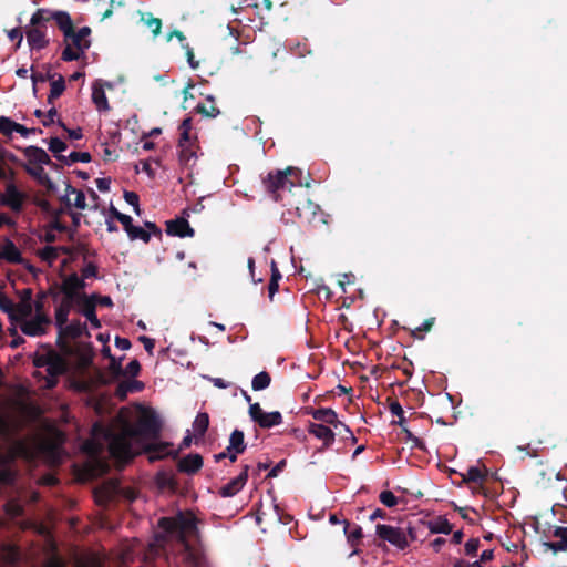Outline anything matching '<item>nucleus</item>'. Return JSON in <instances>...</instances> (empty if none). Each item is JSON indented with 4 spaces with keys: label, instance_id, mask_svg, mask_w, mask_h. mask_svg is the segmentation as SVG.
Returning <instances> with one entry per match:
<instances>
[{
    "label": "nucleus",
    "instance_id": "72a5a7b5",
    "mask_svg": "<svg viewBox=\"0 0 567 567\" xmlns=\"http://www.w3.org/2000/svg\"><path fill=\"white\" fill-rule=\"evenodd\" d=\"M282 423V415L278 411H274L270 413H264L261 420L258 425L262 429H270L272 426L279 425Z\"/></svg>",
    "mask_w": 567,
    "mask_h": 567
},
{
    "label": "nucleus",
    "instance_id": "4d7b16f0",
    "mask_svg": "<svg viewBox=\"0 0 567 567\" xmlns=\"http://www.w3.org/2000/svg\"><path fill=\"white\" fill-rule=\"evenodd\" d=\"M8 37L11 41H17L16 49H18L21 45V42L23 40V33L20 28H13L8 32Z\"/></svg>",
    "mask_w": 567,
    "mask_h": 567
},
{
    "label": "nucleus",
    "instance_id": "09e8293b",
    "mask_svg": "<svg viewBox=\"0 0 567 567\" xmlns=\"http://www.w3.org/2000/svg\"><path fill=\"white\" fill-rule=\"evenodd\" d=\"M124 199L127 204L134 207L136 214H140V197L134 192H124Z\"/></svg>",
    "mask_w": 567,
    "mask_h": 567
},
{
    "label": "nucleus",
    "instance_id": "f257e3e1",
    "mask_svg": "<svg viewBox=\"0 0 567 567\" xmlns=\"http://www.w3.org/2000/svg\"><path fill=\"white\" fill-rule=\"evenodd\" d=\"M162 423L154 412L143 414L137 421L136 427L127 430L123 434H112L109 443L111 455L120 461H131L134 457L130 437L143 436L152 440L159 437Z\"/></svg>",
    "mask_w": 567,
    "mask_h": 567
},
{
    "label": "nucleus",
    "instance_id": "338daca9",
    "mask_svg": "<svg viewBox=\"0 0 567 567\" xmlns=\"http://www.w3.org/2000/svg\"><path fill=\"white\" fill-rule=\"evenodd\" d=\"M543 546L546 549L553 550L554 553L567 550V547L564 546V544L559 540L558 542H545V543H543Z\"/></svg>",
    "mask_w": 567,
    "mask_h": 567
},
{
    "label": "nucleus",
    "instance_id": "49530a36",
    "mask_svg": "<svg viewBox=\"0 0 567 567\" xmlns=\"http://www.w3.org/2000/svg\"><path fill=\"white\" fill-rule=\"evenodd\" d=\"M48 145H49V150L54 154V156L56 154L62 153L68 147V145L63 141H61L59 137H51Z\"/></svg>",
    "mask_w": 567,
    "mask_h": 567
},
{
    "label": "nucleus",
    "instance_id": "cd10ccee",
    "mask_svg": "<svg viewBox=\"0 0 567 567\" xmlns=\"http://www.w3.org/2000/svg\"><path fill=\"white\" fill-rule=\"evenodd\" d=\"M206 101L210 102L212 105L207 107L205 104H197L195 107V112L209 118H215L220 114V110L214 104L215 97L213 95H207Z\"/></svg>",
    "mask_w": 567,
    "mask_h": 567
},
{
    "label": "nucleus",
    "instance_id": "39448f33",
    "mask_svg": "<svg viewBox=\"0 0 567 567\" xmlns=\"http://www.w3.org/2000/svg\"><path fill=\"white\" fill-rule=\"evenodd\" d=\"M58 10L48 8L38 9L30 19V27L27 29V41L31 50H42L49 45V39L47 38V23L53 21Z\"/></svg>",
    "mask_w": 567,
    "mask_h": 567
},
{
    "label": "nucleus",
    "instance_id": "e433bc0d",
    "mask_svg": "<svg viewBox=\"0 0 567 567\" xmlns=\"http://www.w3.org/2000/svg\"><path fill=\"white\" fill-rule=\"evenodd\" d=\"M38 256L43 261H47L49 265H52L59 257V248L48 245L41 250H39Z\"/></svg>",
    "mask_w": 567,
    "mask_h": 567
},
{
    "label": "nucleus",
    "instance_id": "3c124183",
    "mask_svg": "<svg viewBox=\"0 0 567 567\" xmlns=\"http://www.w3.org/2000/svg\"><path fill=\"white\" fill-rule=\"evenodd\" d=\"M480 548V539L478 538H471L465 544V554L467 556H475L477 550Z\"/></svg>",
    "mask_w": 567,
    "mask_h": 567
},
{
    "label": "nucleus",
    "instance_id": "69168bd1",
    "mask_svg": "<svg viewBox=\"0 0 567 567\" xmlns=\"http://www.w3.org/2000/svg\"><path fill=\"white\" fill-rule=\"evenodd\" d=\"M553 536L559 538V542L567 547V527L556 526Z\"/></svg>",
    "mask_w": 567,
    "mask_h": 567
},
{
    "label": "nucleus",
    "instance_id": "a878e982",
    "mask_svg": "<svg viewBox=\"0 0 567 567\" xmlns=\"http://www.w3.org/2000/svg\"><path fill=\"white\" fill-rule=\"evenodd\" d=\"M246 450L245 435L244 432L236 429L231 432L229 437L228 451L235 453H244Z\"/></svg>",
    "mask_w": 567,
    "mask_h": 567
},
{
    "label": "nucleus",
    "instance_id": "20e7f679",
    "mask_svg": "<svg viewBox=\"0 0 567 567\" xmlns=\"http://www.w3.org/2000/svg\"><path fill=\"white\" fill-rule=\"evenodd\" d=\"M23 155L29 163L28 165H24L25 172L49 190H52L54 188V184L44 172L43 165L58 169V164L52 162L48 153L38 146L25 147L23 150Z\"/></svg>",
    "mask_w": 567,
    "mask_h": 567
},
{
    "label": "nucleus",
    "instance_id": "a18cd8bd",
    "mask_svg": "<svg viewBox=\"0 0 567 567\" xmlns=\"http://www.w3.org/2000/svg\"><path fill=\"white\" fill-rule=\"evenodd\" d=\"M47 299V293L43 292V290L39 291L37 295V299L33 305V309L35 310V315H47L45 312V306L44 300Z\"/></svg>",
    "mask_w": 567,
    "mask_h": 567
},
{
    "label": "nucleus",
    "instance_id": "58836bf2",
    "mask_svg": "<svg viewBox=\"0 0 567 567\" xmlns=\"http://www.w3.org/2000/svg\"><path fill=\"white\" fill-rule=\"evenodd\" d=\"M179 148V162L187 165L189 161L196 156L195 144H187V146H178Z\"/></svg>",
    "mask_w": 567,
    "mask_h": 567
},
{
    "label": "nucleus",
    "instance_id": "0eeeda50",
    "mask_svg": "<svg viewBox=\"0 0 567 567\" xmlns=\"http://www.w3.org/2000/svg\"><path fill=\"white\" fill-rule=\"evenodd\" d=\"M375 534L381 540L390 543L398 549L404 550L409 547V539L403 527L378 524L375 526Z\"/></svg>",
    "mask_w": 567,
    "mask_h": 567
},
{
    "label": "nucleus",
    "instance_id": "4be33fe9",
    "mask_svg": "<svg viewBox=\"0 0 567 567\" xmlns=\"http://www.w3.org/2000/svg\"><path fill=\"white\" fill-rule=\"evenodd\" d=\"M95 309H96V302L92 298L84 300V302L80 307V311L90 321L91 326L94 329H99V328H101V322L96 316Z\"/></svg>",
    "mask_w": 567,
    "mask_h": 567
},
{
    "label": "nucleus",
    "instance_id": "b1692460",
    "mask_svg": "<svg viewBox=\"0 0 567 567\" xmlns=\"http://www.w3.org/2000/svg\"><path fill=\"white\" fill-rule=\"evenodd\" d=\"M1 258L12 264H20L22 261L20 250L14 245V243L9 239L7 240L2 248V251L0 252V259Z\"/></svg>",
    "mask_w": 567,
    "mask_h": 567
},
{
    "label": "nucleus",
    "instance_id": "393cba45",
    "mask_svg": "<svg viewBox=\"0 0 567 567\" xmlns=\"http://www.w3.org/2000/svg\"><path fill=\"white\" fill-rule=\"evenodd\" d=\"M85 288V282L83 278H80L78 274L73 272L66 277H64L60 290H71V291H81Z\"/></svg>",
    "mask_w": 567,
    "mask_h": 567
},
{
    "label": "nucleus",
    "instance_id": "f3484780",
    "mask_svg": "<svg viewBox=\"0 0 567 567\" xmlns=\"http://www.w3.org/2000/svg\"><path fill=\"white\" fill-rule=\"evenodd\" d=\"M104 85L112 87L111 83H103L102 80H96L92 85V101L100 112H106L110 110V104L104 92Z\"/></svg>",
    "mask_w": 567,
    "mask_h": 567
},
{
    "label": "nucleus",
    "instance_id": "f03ea898",
    "mask_svg": "<svg viewBox=\"0 0 567 567\" xmlns=\"http://www.w3.org/2000/svg\"><path fill=\"white\" fill-rule=\"evenodd\" d=\"M53 18H55V24L64 35L65 48L62 51L61 59L65 62L79 60L90 48L91 41L76 34L69 12L59 10Z\"/></svg>",
    "mask_w": 567,
    "mask_h": 567
},
{
    "label": "nucleus",
    "instance_id": "c756f323",
    "mask_svg": "<svg viewBox=\"0 0 567 567\" xmlns=\"http://www.w3.org/2000/svg\"><path fill=\"white\" fill-rule=\"evenodd\" d=\"M63 295V298L61 301L68 302L69 306L74 307V305L81 307V305L84 302V300L89 299V296L84 292L80 291H71V290H60Z\"/></svg>",
    "mask_w": 567,
    "mask_h": 567
},
{
    "label": "nucleus",
    "instance_id": "f704fd0d",
    "mask_svg": "<svg viewBox=\"0 0 567 567\" xmlns=\"http://www.w3.org/2000/svg\"><path fill=\"white\" fill-rule=\"evenodd\" d=\"M209 425V416L207 413H198L194 423L193 427L195 431L196 436H204Z\"/></svg>",
    "mask_w": 567,
    "mask_h": 567
},
{
    "label": "nucleus",
    "instance_id": "de8ad7c7",
    "mask_svg": "<svg viewBox=\"0 0 567 567\" xmlns=\"http://www.w3.org/2000/svg\"><path fill=\"white\" fill-rule=\"evenodd\" d=\"M51 348L44 353H37L33 358V365L35 368H47L49 359L51 358Z\"/></svg>",
    "mask_w": 567,
    "mask_h": 567
},
{
    "label": "nucleus",
    "instance_id": "a211bd4d",
    "mask_svg": "<svg viewBox=\"0 0 567 567\" xmlns=\"http://www.w3.org/2000/svg\"><path fill=\"white\" fill-rule=\"evenodd\" d=\"M203 467V457L197 453H192L183 458H181L177 463V470L181 473H186L188 475L196 474Z\"/></svg>",
    "mask_w": 567,
    "mask_h": 567
},
{
    "label": "nucleus",
    "instance_id": "0e129e2a",
    "mask_svg": "<svg viewBox=\"0 0 567 567\" xmlns=\"http://www.w3.org/2000/svg\"><path fill=\"white\" fill-rule=\"evenodd\" d=\"M89 298H92L96 302V305H100V306H104V307L113 306V301H112L111 297H109V296H100V295L93 293L92 296H89Z\"/></svg>",
    "mask_w": 567,
    "mask_h": 567
},
{
    "label": "nucleus",
    "instance_id": "680f3d73",
    "mask_svg": "<svg viewBox=\"0 0 567 567\" xmlns=\"http://www.w3.org/2000/svg\"><path fill=\"white\" fill-rule=\"evenodd\" d=\"M109 369L116 377L123 375L121 360H116L114 357H110Z\"/></svg>",
    "mask_w": 567,
    "mask_h": 567
},
{
    "label": "nucleus",
    "instance_id": "412c9836",
    "mask_svg": "<svg viewBox=\"0 0 567 567\" xmlns=\"http://www.w3.org/2000/svg\"><path fill=\"white\" fill-rule=\"evenodd\" d=\"M33 311L32 303L19 302L13 303V310L10 311L9 318L12 322L20 323L21 321L31 317Z\"/></svg>",
    "mask_w": 567,
    "mask_h": 567
},
{
    "label": "nucleus",
    "instance_id": "2eb2a0df",
    "mask_svg": "<svg viewBox=\"0 0 567 567\" xmlns=\"http://www.w3.org/2000/svg\"><path fill=\"white\" fill-rule=\"evenodd\" d=\"M249 468V465H244L240 474L219 489V495L223 497H233L241 491L247 483Z\"/></svg>",
    "mask_w": 567,
    "mask_h": 567
},
{
    "label": "nucleus",
    "instance_id": "c03bdc74",
    "mask_svg": "<svg viewBox=\"0 0 567 567\" xmlns=\"http://www.w3.org/2000/svg\"><path fill=\"white\" fill-rule=\"evenodd\" d=\"M379 499L386 507L398 505V497L391 491H382L379 495Z\"/></svg>",
    "mask_w": 567,
    "mask_h": 567
},
{
    "label": "nucleus",
    "instance_id": "423d86ee",
    "mask_svg": "<svg viewBox=\"0 0 567 567\" xmlns=\"http://www.w3.org/2000/svg\"><path fill=\"white\" fill-rule=\"evenodd\" d=\"M157 526L166 535L184 540L188 533L196 529V518L190 513L178 512L175 516L161 517Z\"/></svg>",
    "mask_w": 567,
    "mask_h": 567
},
{
    "label": "nucleus",
    "instance_id": "bb28decb",
    "mask_svg": "<svg viewBox=\"0 0 567 567\" xmlns=\"http://www.w3.org/2000/svg\"><path fill=\"white\" fill-rule=\"evenodd\" d=\"M10 457L0 451V484L9 485L14 481V474L9 468Z\"/></svg>",
    "mask_w": 567,
    "mask_h": 567
},
{
    "label": "nucleus",
    "instance_id": "052dcab7",
    "mask_svg": "<svg viewBox=\"0 0 567 567\" xmlns=\"http://www.w3.org/2000/svg\"><path fill=\"white\" fill-rule=\"evenodd\" d=\"M48 227L51 230H56L60 233H66L70 230V228L66 225H64L63 223H61L58 217H53Z\"/></svg>",
    "mask_w": 567,
    "mask_h": 567
},
{
    "label": "nucleus",
    "instance_id": "37998d69",
    "mask_svg": "<svg viewBox=\"0 0 567 567\" xmlns=\"http://www.w3.org/2000/svg\"><path fill=\"white\" fill-rule=\"evenodd\" d=\"M434 321L435 318L433 317L424 320V322L420 327H416L415 329L411 330L412 337L422 339L423 337L420 333L429 332L432 329Z\"/></svg>",
    "mask_w": 567,
    "mask_h": 567
},
{
    "label": "nucleus",
    "instance_id": "6e6552de",
    "mask_svg": "<svg viewBox=\"0 0 567 567\" xmlns=\"http://www.w3.org/2000/svg\"><path fill=\"white\" fill-rule=\"evenodd\" d=\"M307 413L311 415L316 421H318L319 424L330 425L334 430H339V427H344V431L349 433L352 441H357V437L353 435L349 426L338 419L336 411L332 410L331 408H311L307 411Z\"/></svg>",
    "mask_w": 567,
    "mask_h": 567
},
{
    "label": "nucleus",
    "instance_id": "6ab92c4d",
    "mask_svg": "<svg viewBox=\"0 0 567 567\" xmlns=\"http://www.w3.org/2000/svg\"><path fill=\"white\" fill-rule=\"evenodd\" d=\"M343 532L349 545L353 548L351 555L358 554V546L360 545L361 539L363 537L361 526L357 524H351L349 520L343 519Z\"/></svg>",
    "mask_w": 567,
    "mask_h": 567
},
{
    "label": "nucleus",
    "instance_id": "aec40b11",
    "mask_svg": "<svg viewBox=\"0 0 567 567\" xmlns=\"http://www.w3.org/2000/svg\"><path fill=\"white\" fill-rule=\"evenodd\" d=\"M0 560L8 566H14L20 560V549L16 545L3 544L0 547Z\"/></svg>",
    "mask_w": 567,
    "mask_h": 567
},
{
    "label": "nucleus",
    "instance_id": "473e14b6",
    "mask_svg": "<svg viewBox=\"0 0 567 567\" xmlns=\"http://www.w3.org/2000/svg\"><path fill=\"white\" fill-rule=\"evenodd\" d=\"M462 480L465 483H480L483 484L486 481V473H484L477 466H471L465 474H461Z\"/></svg>",
    "mask_w": 567,
    "mask_h": 567
},
{
    "label": "nucleus",
    "instance_id": "ddd939ff",
    "mask_svg": "<svg viewBox=\"0 0 567 567\" xmlns=\"http://www.w3.org/2000/svg\"><path fill=\"white\" fill-rule=\"evenodd\" d=\"M24 195L18 187L9 183L6 186L4 194L0 195V204L10 207L14 213H20L23 208Z\"/></svg>",
    "mask_w": 567,
    "mask_h": 567
},
{
    "label": "nucleus",
    "instance_id": "5fc2aeb1",
    "mask_svg": "<svg viewBox=\"0 0 567 567\" xmlns=\"http://www.w3.org/2000/svg\"><path fill=\"white\" fill-rule=\"evenodd\" d=\"M183 48L185 49L189 66L194 70L197 69L199 66V62L195 60L193 48L188 43L183 44Z\"/></svg>",
    "mask_w": 567,
    "mask_h": 567
},
{
    "label": "nucleus",
    "instance_id": "603ef678",
    "mask_svg": "<svg viewBox=\"0 0 567 567\" xmlns=\"http://www.w3.org/2000/svg\"><path fill=\"white\" fill-rule=\"evenodd\" d=\"M264 411L260 406L259 403H252L250 404L249 406V415L251 417V420L256 423H259V421L261 420V416L264 415Z\"/></svg>",
    "mask_w": 567,
    "mask_h": 567
},
{
    "label": "nucleus",
    "instance_id": "a19ab883",
    "mask_svg": "<svg viewBox=\"0 0 567 567\" xmlns=\"http://www.w3.org/2000/svg\"><path fill=\"white\" fill-rule=\"evenodd\" d=\"M128 237H130L131 240L141 239L142 241L147 244L151 240V233L145 230V229H143L140 226H134V228L132 229L131 234H128Z\"/></svg>",
    "mask_w": 567,
    "mask_h": 567
},
{
    "label": "nucleus",
    "instance_id": "5701e85b",
    "mask_svg": "<svg viewBox=\"0 0 567 567\" xmlns=\"http://www.w3.org/2000/svg\"><path fill=\"white\" fill-rule=\"evenodd\" d=\"M86 330V324L79 320H73L71 323H65L63 328H59V338L62 336L70 337L72 339L80 338Z\"/></svg>",
    "mask_w": 567,
    "mask_h": 567
},
{
    "label": "nucleus",
    "instance_id": "c9c22d12",
    "mask_svg": "<svg viewBox=\"0 0 567 567\" xmlns=\"http://www.w3.org/2000/svg\"><path fill=\"white\" fill-rule=\"evenodd\" d=\"M271 377L268 372L261 371L256 374L251 381V386L254 391H261L267 389L270 385Z\"/></svg>",
    "mask_w": 567,
    "mask_h": 567
},
{
    "label": "nucleus",
    "instance_id": "8fccbe9b",
    "mask_svg": "<svg viewBox=\"0 0 567 567\" xmlns=\"http://www.w3.org/2000/svg\"><path fill=\"white\" fill-rule=\"evenodd\" d=\"M141 371V364L138 360L133 359L123 371V375L136 377Z\"/></svg>",
    "mask_w": 567,
    "mask_h": 567
},
{
    "label": "nucleus",
    "instance_id": "774afa93",
    "mask_svg": "<svg viewBox=\"0 0 567 567\" xmlns=\"http://www.w3.org/2000/svg\"><path fill=\"white\" fill-rule=\"evenodd\" d=\"M44 567H66V565L59 556H52L47 560Z\"/></svg>",
    "mask_w": 567,
    "mask_h": 567
},
{
    "label": "nucleus",
    "instance_id": "4c0bfd02",
    "mask_svg": "<svg viewBox=\"0 0 567 567\" xmlns=\"http://www.w3.org/2000/svg\"><path fill=\"white\" fill-rule=\"evenodd\" d=\"M142 20L151 29L154 37H157L161 33L162 20L159 18H155L152 13H147L146 17L142 18Z\"/></svg>",
    "mask_w": 567,
    "mask_h": 567
},
{
    "label": "nucleus",
    "instance_id": "bf43d9fd",
    "mask_svg": "<svg viewBox=\"0 0 567 567\" xmlns=\"http://www.w3.org/2000/svg\"><path fill=\"white\" fill-rule=\"evenodd\" d=\"M181 132V136H179V140H178V146H187V144H195L196 142V137L192 136L190 132H186V131H179Z\"/></svg>",
    "mask_w": 567,
    "mask_h": 567
},
{
    "label": "nucleus",
    "instance_id": "4468645a",
    "mask_svg": "<svg viewBox=\"0 0 567 567\" xmlns=\"http://www.w3.org/2000/svg\"><path fill=\"white\" fill-rule=\"evenodd\" d=\"M308 432L318 440L322 441V446L319 449L320 452L330 449L334 443L336 432L330 427V425L311 422L309 423Z\"/></svg>",
    "mask_w": 567,
    "mask_h": 567
},
{
    "label": "nucleus",
    "instance_id": "ea45409f",
    "mask_svg": "<svg viewBox=\"0 0 567 567\" xmlns=\"http://www.w3.org/2000/svg\"><path fill=\"white\" fill-rule=\"evenodd\" d=\"M53 78H54V74L51 73L50 69L48 70V72L45 74L43 73H39V72H33L31 74V80H32V83H33V86H32V90H33V93L37 94L38 92V87H37V84L39 82H47V81H53Z\"/></svg>",
    "mask_w": 567,
    "mask_h": 567
},
{
    "label": "nucleus",
    "instance_id": "c85d7f7f",
    "mask_svg": "<svg viewBox=\"0 0 567 567\" xmlns=\"http://www.w3.org/2000/svg\"><path fill=\"white\" fill-rule=\"evenodd\" d=\"M429 529L432 534H450L452 525L446 517L439 516L435 520L429 523Z\"/></svg>",
    "mask_w": 567,
    "mask_h": 567
},
{
    "label": "nucleus",
    "instance_id": "1a4fd4ad",
    "mask_svg": "<svg viewBox=\"0 0 567 567\" xmlns=\"http://www.w3.org/2000/svg\"><path fill=\"white\" fill-rule=\"evenodd\" d=\"M49 379L47 380V388L52 389L58 383V378L68 371V363L65 358L55 350H51V358L45 368Z\"/></svg>",
    "mask_w": 567,
    "mask_h": 567
},
{
    "label": "nucleus",
    "instance_id": "9b49d317",
    "mask_svg": "<svg viewBox=\"0 0 567 567\" xmlns=\"http://www.w3.org/2000/svg\"><path fill=\"white\" fill-rule=\"evenodd\" d=\"M173 444L169 442H152L143 446V453L147 455L150 463H154L165 457L178 458V451L169 450Z\"/></svg>",
    "mask_w": 567,
    "mask_h": 567
},
{
    "label": "nucleus",
    "instance_id": "dca6fc26",
    "mask_svg": "<svg viewBox=\"0 0 567 567\" xmlns=\"http://www.w3.org/2000/svg\"><path fill=\"white\" fill-rule=\"evenodd\" d=\"M166 233L169 236L179 238L193 237L195 230L190 227L188 220L184 217H178L166 221Z\"/></svg>",
    "mask_w": 567,
    "mask_h": 567
},
{
    "label": "nucleus",
    "instance_id": "7ed1b4c3",
    "mask_svg": "<svg viewBox=\"0 0 567 567\" xmlns=\"http://www.w3.org/2000/svg\"><path fill=\"white\" fill-rule=\"evenodd\" d=\"M301 171L297 167L289 166L286 169L270 171L262 177V185L266 192L275 202L281 199V192L291 189L293 186H302Z\"/></svg>",
    "mask_w": 567,
    "mask_h": 567
},
{
    "label": "nucleus",
    "instance_id": "6e6d98bb",
    "mask_svg": "<svg viewBox=\"0 0 567 567\" xmlns=\"http://www.w3.org/2000/svg\"><path fill=\"white\" fill-rule=\"evenodd\" d=\"M58 124L63 127L64 131L68 132V136L71 140H80L83 137L82 128H68L62 121H58Z\"/></svg>",
    "mask_w": 567,
    "mask_h": 567
},
{
    "label": "nucleus",
    "instance_id": "f8f14e48",
    "mask_svg": "<svg viewBox=\"0 0 567 567\" xmlns=\"http://www.w3.org/2000/svg\"><path fill=\"white\" fill-rule=\"evenodd\" d=\"M51 323L48 315H34L32 319H25L19 324L21 331L29 337L42 336L47 332L45 327Z\"/></svg>",
    "mask_w": 567,
    "mask_h": 567
},
{
    "label": "nucleus",
    "instance_id": "e2e57ef3",
    "mask_svg": "<svg viewBox=\"0 0 567 567\" xmlns=\"http://www.w3.org/2000/svg\"><path fill=\"white\" fill-rule=\"evenodd\" d=\"M97 275V267L93 262H89L83 269H82V278L87 279L91 277H96Z\"/></svg>",
    "mask_w": 567,
    "mask_h": 567
},
{
    "label": "nucleus",
    "instance_id": "9d476101",
    "mask_svg": "<svg viewBox=\"0 0 567 567\" xmlns=\"http://www.w3.org/2000/svg\"><path fill=\"white\" fill-rule=\"evenodd\" d=\"M296 214L302 224L317 226L322 223L326 224L323 214L320 207L311 200H306L296 207Z\"/></svg>",
    "mask_w": 567,
    "mask_h": 567
},
{
    "label": "nucleus",
    "instance_id": "79ce46f5",
    "mask_svg": "<svg viewBox=\"0 0 567 567\" xmlns=\"http://www.w3.org/2000/svg\"><path fill=\"white\" fill-rule=\"evenodd\" d=\"M16 123L10 117L0 116V133L10 136L14 132Z\"/></svg>",
    "mask_w": 567,
    "mask_h": 567
},
{
    "label": "nucleus",
    "instance_id": "864d4df0",
    "mask_svg": "<svg viewBox=\"0 0 567 567\" xmlns=\"http://www.w3.org/2000/svg\"><path fill=\"white\" fill-rule=\"evenodd\" d=\"M69 158L72 163H89L91 161V154L87 152H72L70 153Z\"/></svg>",
    "mask_w": 567,
    "mask_h": 567
},
{
    "label": "nucleus",
    "instance_id": "2f4dec72",
    "mask_svg": "<svg viewBox=\"0 0 567 567\" xmlns=\"http://www.w3.org/2000/svg\"><path fill=\"white\" fill-rule=\"evenodd\" d=\"M65 91V80L62 75H59L58 80L51 82V90L48 95L47 102L53 104L54 100L59 99Z\"/></svg>",
    "mask_w": 567,
    "mask_h": 567
},
{
    "label": "nucleus",
    "instance_id": "7c9ffc66",
    "mask_svg": "<svg viewBox=\"0 0 567 567\" xmlns=\"http://www.w3.org/2000/svg\"><path fill=\"white\" fill-rule=\"evenodd\" d=\"M73 307L69 306L68 302L60 301V303L55 307V326L58 328H63L65 323H68L69 315Z\"/></svg>",
    "mask_w": 567,
    "mask_h": 567
},
{
    "label": "nucleus",
    "instance_id": "13d9d810",
    "mask_svg": "<svg viewBox=\"0 0 567 567\" xmlns=\"http://www.w3.org/2000/svg\"><path fill=\"white\" fill-rule=\"evenodd\" d=\"M0 309L6 312L10 313V311L13 310V302L11 299H9L4 293L0 292Z\"/></svg>",
    "mask_w": 567,
    "mask_h": 567
}]
</instances>
